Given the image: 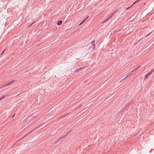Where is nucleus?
Returning a JSON list of instances; mask_svg holds the SVG:
<instances>
[{
  "label": "nucleus",
  "mask_w": 154,
  "mask_h": 154,
  "mask_svg": "<svg viewBox=\"0 0 154 154\" xmlns=\"http://www.w3.org/2000/svg\"><path fill=\"white\" fill-rule=\"evenodd\" d=\"M131 75V73L129 74L128 75H127L123 79H125L129 77Z\"/></svg>",
  "instance_id": "obj_9"
},
{
  "label": "nucleus",
  "mask_w": 154,
  "mask_h": 154,
  "mask_svg": "<svg viewBox=\"0 0 154 154\" xmlns=\"http://www.w3.org/2000/svg\"><path fill=\"white\" fill-rule=\"evenodd\" d=\"M4 51H5V50H4L2 52V53L4 52Z\"/></svg>",
  "instance_id": "obj_20"
},
{
  "label": "nucleus",
  "mask_w": 154,
  "mask_h": 154,
  "mask_svg": "<svg viewBox=\"0 0 154 154\" xmlns=\"http://www.w3.org/2000/svg\"><path fill=\"white\" fill-rule=\"evenodd\" d=\"M113 16V14H112L111 15H109L107 17L109 19Z\"/></svg>",
  "instance_id": "obj_15"
},
{
  "label": "nucleus",
  "mask_w": 154,
  "mask_h": 154,
  "mask_svg": "<svg viewBox=\"0 0 154 154\" xmlns=\"http://www.w3.org/2000/svg\"><path fill=\"white\" fill-rule=\"evenodd\" d=\"M5 97V96H4L2 97V98H0V100H1L2 99L4 98Z\"/></svg>",
  "instance_id": "obj_18"
},
{
  "label": "nucleus",
  "mask_w": 154,
  "mask_h": 154,
  "mask_svg": "<svg viewBox=\"0 0 154 154\" xmlns=\"http://www.w3.org/2000/svg\"><path fill=\"white\" fill-rule=\"evenodd\" d=\"M149 75V74H147L145 76V79L147 78H148V76Z\"/></svg>",
  "instance_id": "obj_17"
},
{
  "label": "nucleus",
  "mask_w": 154,
  "mask_h": 154,
  "mask_svg": "<svg viewBox=\"0 0 154 154\" xmlns=\"http://www.w3.org/2000/svg\"><path fill=\"white\" fill-rule=\"evenodd\" d=\"M140 67L139 66L138 68H136V69H134L133 70H132L131 73V75L135 74L137 72V69H138V68H140Z\"/></svg>",
  "instance_id": "obj_4"
},
{
  "label": "nucleus",
  "mask_w": 154,
  "mask_h": 154,
  "mask_svg": "<svg viewBox=\"0 0 154 154\" xmlns=\"http://www.w3.org/2000/svg\"><path fill=\"white\" fill-rule=\"evenodd\" d=\"M94 42H95L94 40H93L92 41V45L93 46L94 48H95V45H94Z\"/></svg>",
  "instance_id": "obj_12"
},
{
  "label": "nucleus",
  "mask_w": 154,
  "mask_h": 154,
  "mask_svg": "<svg viewBox=\"0 0 154 154\" xmlns=\"http://www.w3.org/2000/svg\"><path fill=\"white\" fill-rule=\"evenodd\" d=\"M40 127L39 126H37V127H35V128H34V129H32V130H31V131H30L29 132L28 134H26L25 136V137H26L27 135V134H29L30 133H32V131H34L35 129H38V128H39Z\"/></svg>",
  "instance_id": "obj_5"
},
{
  "label": "nucleus",
  "mask_w": 154,
  "mask_h": 154,
  "mask_svg": "<svg viewBox=\"0 0 154 154\" xmlns=\"http://www.w3.org/2000/svg\"><path fill=\"white\" fill-rule=\"evenodd\" d=\"M34 23H32V24H31V25H30V26H31V25H33Z\"/></svg>",
  "instance_id": "obj_19"
},
{
  "label": "nucleus",
  "mask_w": 154,
  "mask_h": 154,
  "mask_svg": "<svg viewBox=\"0 0 154 154\" xmlns=\"http://www.w3.org/2000/svg\"><path fill=\"white\" fill-rule=\"evenodd\" d=\"M131 75V73L129 74L128 75H127L123 79H125L129 77Z\"/></svg>",
  "instance_id": "obj_8"
},
{
  "label": "nucleus",
  "mask_w": 154,
  "mask_h": 154,
  "mask_svg": "<svg viewBox=\"0 0 154 154\" xmlns=\"http://www.w3.org/2000/svg\"><path fill=\"white\" fill-rule=\"evenodd\" d=\"M62 21L58 20L57 21V24L58 26L62 24Z\"/></svg>",
  "instance_id": "obj_7"
},
{
  "label": "nucleus",
  "mask_w": 154,
  "mask_h": 154,
  "mask_svg": "<svg viewBox=\"0 0 154 154\" xmlns=\"http://www.w3.org/2000/svg\"><path fill=\"white\" fill-rule=\"evenodd\" d=\"M14 115H13V117H14Z\"/></svg>",
  "instance_id": "obj_21"
},
{
  "label": "nucleus",
  "mask_w": 154,
  "mask_h": 154,
  "mask_svg": "<svg viewBox=\"0 0 154 154\" xmlns=\"http://www.w3.org/2000/svg\"><path fill=\"white\" fill-rule=\"evenodd\" d=\"M88 16L86 18H85L80 23V25L82 24L86 20V19L88 18Z\"/></svg>",
  "instance_id": "obj_6"
},
{
  "label": "nucleus",
  "mask_w": 154,
  "mask_h": 154,
  "mask_svg": "<svg viewBox=\"0 0 154 154\" xmlns=\"http://www.w3.org/2000/svg\"><path fill=\"white\" fill-rule=\"evenodd\" d=\"M119 10L118 9H116V11H115L113 12V13H112V14H113V15L114 14H116L117 12H118L119 11Z\"/></svg>",
  "instance_id": "obj_13"
},
{
  "label": "nucleus",
  "mask_w": 154,
  "mask_h": 154,
  "mask_svg": "<svg viewBox=\"0 0 154 154\" xmlns=\"http://www.w3.org/2000/svg\"><path fill=\"white\" fill-rule=\"evenodd\" d=\"M154 71V69H152L151 71L148 74L149 75H150Z\"/></svg>",
  "instance_id": "obj_10"
},
{
  "label": "nucleus",
  "mask_w": 154,
  "mask_h": 154,
  "mask_svg": "<svg viewBox=\"0 0 154 154\" xmlns=\"http://www.w3.org/2000/svg\"><path fill=\"white\" fill-rule=\"evenodd\" d=\"M154 71V69H152L151 71L148 74L149 75H150Z\"/></svg>",
  "instance_id": "obj_11"
},
{
  "label": "nucleus",
  "mask_w": 154,
  "mask_h": 154,
  "mask_svg": "<svg viewBox=\"0 0 154 154\" xmlns=\"http://www.w3.org/2000/svg\"><path fill=\"white\" fill-rule=\"evenodd\" d=\"M82 69V68H80V69H79L77 70H76V72H78L79 71H80Z\"/></svg>",
  "instance_id": "obj_16"
},
{
  "label": "nucleus",
  "mask_w": 154,
  "mask_h": 154,
  "mask_svg": "<svg viewBox=\"0 0 154 154\" xmlns=\"http://www.w3.org/2000/svg\"><path fill=\"white\" fill-rule=\"evenodd\" d=\"M14 81V80L11 81L9 82L8 83H6L5 84H4L2 85L0 87V88H2L4 87L7 86L9 85H10L12 83H13Z\"/></svg>",
  "instance_id": "obj_1"
},
{
  "label": "nucleus",
  "mask_w": 154,
  "mask_h": 154,
  "mask_svg": "<svg viewBox=\"0 0 154 154\" xmlns=\"http://www.w3.org/2000/svg\"><path fill=\"white\" fill-rule=\"evenodd\" d=\"M133 103L134 101H130L129 103H128L125 105V107L126 108L127 107L131 106Z\"/></svg>",
  "instance_id": "obj_3"
},
{
  "label": "nucleus",
  "mask_w": 154,
  "mask_h": 154,
  "mask_svg": "<svg viewBox=\"0 0 154 154\" xmlns=\"http://www.w3.org/2000/svg\"><path fill=\"white\" fill-rule=\"evenodd\" d=\"M109 20V18L108 17H106V19L102 23H104L106 22V21Z\"/></svg>",
  "instance_id": "obj_14"
},
{
  "label": "nucleus",
  "mask_w": 154,
  "mask_h": 154,
  "mask_svg": "<svg viewBox=\"0 0 154 154\" xmlns=\"http://www.w3.org/2000/svg\"><path fill=\"white\" fill-rule=\"evenodd\" d=\"M71 131H70L69 132L67 133L65 135H64V136L62 137H61L60 138H59L56 141H55L54 143L53 144H56V143L57 142V143H58L60 141V139H63L64 138V137L66 136V135H67Z\"/></svg>",
  "instance_id": "obj_2"
}]
</instances>
